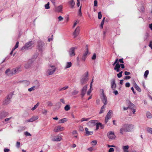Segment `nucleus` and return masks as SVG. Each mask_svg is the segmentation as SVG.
I'll return each instance as SVG.
<instances>
[{
  "instance_id": "nucleus-1",
  "label": "nucleus",
  "mask_w": 152,
  "mask_h": 152,
  "mask_svg": "<svg viewBox=\"0 0 152 152\" xmlns=\"http://www.w3.org/2000/svg\"><path fill=\"white\" fill-rule=\"evenodd\" d=\"M56 68L53 65H50L46 72V74L47 76L53 75L56 71Z\"/></svg>"
},
{
  "instance_id": "nucleus-2",
  "label": "nucleus",
  "mask_w": 152,
  "mask_h": 152,
  "mask_svg": "<svg viewBox=\"0 0 152 152\" xmlns=\"http://www.w3.org/2000/svg\"><path fill=\"white\" fill-rule=\"evenodd\" d=\"M88 72H86L85 73L84 75L82 76V78L80 80V84L81 85L85 84L88 81Z\"/></svg>"
},
{
  "instance_id": "nucleus-3",
  "label": "nucleus",
  "mask_w": 152,
  "mask_h": 152,
  "mask_svg": "<svg viewBox=\"0 0 152 152\" xmlns=\"http://www.w3.org/2000/svg\"><path fill=\"white\" fill-rule=\"evenodd\" d=\"M37 48L39 50L43 51L45 48V43L42 41H39Z\"/></svg>"
},
{
  "instance_id": "nucleus-4",
  "label": "nucleus",
  "mask_w": 152,
  "mask_h": 152,
  "mask_svg": "<svg viewBox=\"0 0 152 152\" xmlns=\"http://www.w3.org/2000/svg\"><path fill=\"white\" fill-rule=\"evenodd\" d=\"M32 45V42L30 41L26 43L25 46H23L21 49V50H27L31 48Z\"/></svg>"
},
{
  "instance_id": "nucleus-5",
  "label": "nucleus",
  "mask_w": 152,
  "mask_h": 152,
  "mask_svg": "<svg viewBox=\"0 0 152 152\" xmlns=\"http://www.w3.org/2000/svg\"><path fill=\"white\" fill-rule=\"evenodd\" d=\"M112 114L113 111L112 110H109L105 117V122L106 123H107L108 120L111 118V115Z\"/></svg>"
},
{
  "instance_id": "nucleus-6",
  "label": "nucleus",
  "mask_w": 152,
  "mask_h": 152,
  "mask_svg": "<svg viewBox=\"0 0 152 152\" xmlns=\"http://www.w3.org/2000/svg\"><path fill=\"white\" fill-rule=\"evenodd\" d=\"M37 83L36 85L35 86H32L30 88H29L28 89V90L29 92H31L32 91H34L35 90L39 88L40 84L39 82H37Z\"/></svg>"
},
{
  "instance_id": "nucleus-7",
  "label": "nucleus",
  "mask_w": 152,
  "mask_h": 152,
  "mask_svg": "<svg viewBox=\"0 0 152 152\" xmlns=\"http://www.w3.org/2000/svg\"><path fill=\"white\" fill-rule=\"evenodd\" d=\"M75 49L76 48L75 47H72L68 51L70 57H72L75 55Z\"/></svg>"
},
{
  "instance_id": "nucleus-8",
  "label": "nucleus",
  "mask_w": 152,
  "mask_h": 152,
  "mask_svg": "<svg viewBox=\"0 0 152 152\" xmlns=\"http://www.w3.org/2000/svg\"><path fill=\"white\" fill-rule=\"evenodd\" d=\"M126 125H123L120 130V133L122 134H123L124 132H127V130L126 129Z\"/></svg>"
},
{
  "instance_id": "nucleus-9",
  "label": "nucleus",
  "mask_w": 152,
  "mask_h": 152,
  "mask_svg": "<svg viewBox=\"0 0 152 152\" xmlns=\"http://www.w3.org/2000/svg\"><path fill=\"white\" fill-rule=\"evenodd\" d=\"M80 30V27H77L73 33L74 38H75L78 35L79 33Z\"/></svg>"
},
{
  "instance_id": "nucleus-10",
  "label": "nucleus",
  "mask_w": 152,
  "mask_h": 152,
  "mask_svg": "<svg viewBox=\"0 0 152 152\" xmlns=\"http://www.w3.org/2000/svg\"><path fill=\"white\" fill-rule=\"evenodd\" d=\"M101 99L104 105H106L107 103V98L105 95L100 96Z\"/></svg>"
},
{
  "instance_id": "nucleus-11",
  "label": "nucleus",
  "mask_w": 152,
  "mask_h": 152,
  "mask_svg": "<svg viewBox=\"0 0 152 152\" xmlns=\"http://www.w3.org/2000/svg\"><path fill=\"white\" fill-rule=\"evenodd\" d=\"M108 137L110 139H114L115 137L114 133L113 132H110L107 134Z\"/></svg>"
},
{
  "instance_id": "nucleus-12",
  "label": "nucleus",
  "mask_w": 152,
  "mask_h": 152,
  "mask_svg": "<svg viewBox=\"0 0 152 152\" xmlns=\"http://www.w3.org/2000/svg\"><path fill=\"white\" fill-rule=\"evenodd\" d=\"M9 113L7 112L6 111H3L0 113V118L2 119L5 118L8 115Z\"/></svg>"
},
{
  "instance_id": "nucleus-13",
  "label": "nucleus",
  "mask_w": 152,
  "mask_h": 152,
  "mask_svg": "<svg viewBox=\"0 0 152 152\" xmlns=\"http://www.w3.org/2000/svg\"><path fill=\"white\" fill-rule=\"evenodd\" d=\"M12 73H13V72L12 69L11 70L9 69H7L5 72V73L6 75L9 76H11L14 75V74Z\"/></svg>"
},
{
  "instance_id": "nucleus-14",
  "label": "nucleus",
  "mask_w": 152,
  "mask_h": 152,
  "mask_svg": "<svg viewBox=\"0 0 152 152\" xmlns=\"http://www.w3.org/2000/svg\"><path fill=\"white\" fill-rule=\"evenodd\" d=\"M62 139L60 135H57L55 136L52 139V140L53 141H59L61 140Z\"/></svg>"
},
{
  "instance_id": "nucleus-15",
  "label": "nucleus",
  "mask_w": 152,
  "mask_h": 152,
  "mask_svg": "<svg viewBox=\"0 0 152 152\" xmlns=\"http://www.w3.org/2000/svg\"><path fill=\"white\" fill-rule=\"evenodd\" d=\"M87 85H86L83 88L81 91V95L82 97H83L85 95L87 89Z\"/></svg>"
},
{
  "instance_id": "nucleus-16",
  "label": "nucleus",
  "mask_w": 152,
  "mask_h": 152,
  "mask_svg": "<svg viewBox=\"0 0 152 152\" xmlns=\"http://www.w3.org/2000/svg\"><path fill=\"white\" fill-rule=\"evenodd\" d=\"M38 118V117L37 116H33L32 118L30 119L27 120L26 121V122H33Z\"/></svg>"
},
{
  "instance_id": "nucleus-17",
  "label": "nucleus",
  "mask_w": 152,
  "mask_h": 152,
  "mask_svg": "<svg viewBox=\"0 0 152 152\" xmlns=\"http://www.w3.org/2000/svg\"><path fill=\"white\" fill-rule=\"evenodd\" d=\"M64 130V128L63 127H61V126H58L54 129V131L56 132H58L62 131Z\"/></svg>"
},
{
  "instance_id": "nucleus-18",
  "label": "nucleus",
  "mask_w": 152,
  "mask_h": 152,
  "mask_svg": "<svg viewBox=\"0 0 152 152\" xmlns=\"http://www.w3.org/2000/svg\"><path fill=\"white\" fill-rule=\"evenodd\" d=\"M63 7L62 5H60L57 7L55 6V11L58 12H61L62 11Z\"/></svg>"
},
{
  "instance_id": "nucleus-19",
  "label": "nucleus",
  "mask_w": 152,
  "mask_h": 152,
  "mask_svg": "<svg viewBox=\"0 0 152 152\" xmlns=\"http://www.w3.org/2000/svg\"><path fill=\"white\" fill-rule=\"evenodd\" d=\"M111 88L113 90H114L116 87V84L115 83V79H112L111 82Z\"/></svg>"
},
{
  "instance_id": "nucleus-20",
  "label": "nucleus",
  "mask_w": 152,
  "mask_h": 152,
  "mask_svg": "<svg viewBox=\"0 0 152 152\" xmlns=\"http://www.w3.org/2000/svg\"><path fill=\"white\" fill-rule=\"evenodd\" d=\"M12 70L13 72L12 73H13L14 75L19 73L21 71L20 69V67L13 69H12Z\"/></svg>"
},
{
  "instance_id": "nucleus-21",
  "label": "nucleus",
  "mask_w": 152,
  "mask_h": 152,
  "mask_svg": "<svg viewBox=\"0 0 152 152\" xmlns=\"http://www.w3.org/2000/svg\"><path fill=\"white\" fill-rule=\"evenodd\" d=\"M126 125V129L128 130L127 132L131 131L133 128L132 125L131 124H125Z\"/></svg>"
},
{
  "instance_id": "nucleus-22",
  "label": "nucleus",
  "mask_w": 152,
  "mask_h": 152,
  "mask_svg": "<svg viewBox=\"0 0 152 152\" xmlns=\"http://www.w3.org/2000/svg\"><path fill=\"white\" fill-rule=\"evenodd\" d=\"M85 130L86 131V134L87 135H92L93 134V131H89L88 130V129L87 128H85Z\"/></svg>"
},
{
  "instance_id": "nucleus-23",
  "label": "nucleus",
  "mask_w": 152,
  "mask_h": 152,
  "mask_svg": "<svg viewBox=\"0 0 152 152\" xmlns=\"http://www.w3.org/2000/svg\"><path fill=\"white\" fill-rule=\"evenodd\" d=\"M23 84L25 86H27L30 84V82L27 80H24L22 81Z\"/></svg>"
},
{
  "instance_id": "nucleus-24",
  "label": "nucleus",
  "mask_w": 152,
  "mask_h": 152,
  "mask_svg": "<svg viewBox=\"0 0 152 152\" xmlns=\"http://www.w3.org/2000/svg\"><path fill=\"white\" fill-rule=\"evenodd\" d=\"M72 65V63L70 62H67L66 63L65 68L66 69L70 68Z\"/></svg>"
},
{
  "instance_id": "nucleus-25",
  "label": "nucleus",
  "mask_w": 152,
  "mask_h": 152,
  "mask_svg": "<svg viewBox=\"0 0 152 152\" xmlns=\"http://www.w3.org/2000/svg\"><path fill=\"white\" fill-rule=\"evenodd\" d=\"M67 121V119L66 118H65L61 119L59 121V123H63L65 122H66Z\"/></svg>"
},
{
  "instance_id": "nucleus-26",
  "label": "nucleus",
  "mask_w": 152,
  "mask_h": 152,
  "mask_svg": "<svg viewBox=\"0 0 152 152\" xmlns=\"http://www.w3.org/2000/svg\"><path fill=\"white\" fill-rule=\"evenodd\" d=\"M69 3L70 5L72 8H74V6L75 5V2L74 0H71L69 2Z\"/></svg>"
},
{
  "instance_id": "nucleus-27",
  "label": "nucleus",
  "mask_w": 152,
  "mask_h": 152,
  "mask_svg": "<svg viewBox=\"0 0 152 152\" xmlns=\"http://www.w3.org/2000/svg\"><path fill=\"white\" fill-rule=\"evenodd\" d=\"M129 146L128 145L124 146L123 147V149L124 152H129L128 148Z\"/></svg>"
},
{
  "instance_id": "nucleus-28",
  "label": "nucleus",
  "mask_w": 152,
  "mask_h": 152,
  "mask_svg": "<svg viewBox=\"0 0 152 152\" xmlns=\"http://www.w3.org/2000/svg\"><path fill=\"white\" fill-rule=\"evenodd\" d=\"M97 121L96 120H91L88 122L90 124H92L93 125H95L97 123Z\"/></svg>"
},
{
  "instance_id": "nucleus-29",
  "label": "nucleus",
  "mask_w": 152,
  "mask_h": 152,
  "mask_svg": "<svg viewBox=\"0 0 152 152\" xmlns=\"http://www.w3.org/2000/svg\"><path fill=\"white\" fill-rule=\"evenodd\" d=\"M105 105H104L101 107L100 110L99 112V114L103 113L104 112L105 108Z\"/></svg>"
},
{
  "instance_id": "nucleus-30",
  "label": "nucleus",
  "mask_w": 152,
  "mask_h": 152,
  "mask_svg": "<svg viewBox=\"0 0 152 152\" xmlns=\"http://www.w3.org/2000/svg\"><path fill=\"white\" fill-rule=\"evenodd\" d=\"M146 115L148 118H152V115L149 112H147Z\"/></svg>"
},
{
  "instance_id": "nucleus-31",
  "label": "nucleus",
  "mask_w": 152,
  "mask_h": 152,
  "mask_svg": "<svg viewBox=\"0 0 152 152\" xmlns=\"http://www.w3.org/2000/svg\"><path fill=\"white\" fill-rule=\"evenodd\" d=\"M88 46L87 45H86V50L85 52L83 53V55L84 56H86V57L87 55L88 54Z\"/></svg>"
},
{
  "instance_id": "nucleus-32",
  "label": "nucleus",
  "mask_w": 152,
  "mask_h": 152,
  "mask_svg": "<svg viewBox=\"0 0 152 152\" xmlns=\"http://www.w3.org/2000/svg\"><path fill=\"white\" fill-rule=\"evenodd\" d=\"M128 107L129 109H132L134 107V105L132 103L129 102L128 104Z\"/></svg>"
},
{
  "instance_id": "nucleus-33",
  "label": "nucleus",
  "mask_w": 152,
  "mask_h": 152,
  "mask_svg": "<svg viewBox=\"0 0 152 152\" xmlns=\"http://www.w3.org/2000/svg\"><path fill=\"white\" fill-rule=\"evenodd\" d=\"M96 125V130H97L99 127H102V124L100 123H97Z\"/></svg>"
},
{
  "instance_id": "nucleus-34",
  "label": "nucleus",
  "mask_w": 152,
  "mask_h": 152,
  "mask_svg": "<svg viewBox=\"0 0 152 152\" xmlns=\"http://www.w3.org/2000/svg\"><path fill=\"white\" fill-rule=\"evenodd\" d=\"M68 88V86H66L62 88H59L58 90H59V91H61L65 90L67 89Z\"/></svg>"
},
{
  "instance_id": "nucleus-35",
  "label": "nucleus",
  "mask_w": 152,
  "mask_h": 152,
  "mask_svg": "<svg viewBox=\"0 0 152 152\" xmlns=\"http://www.w3.org/2000/svg\"><path fill=\"white\" fill-rule=\"evenodd\" d=\"M46 104L49 107H51L53 106V104L52 102L50 101H48L47 102Z\"/></svg>"
},
{
  "instance_id": "nucleus-36",
  "label": "nucleus",
  "mask_w": 152,
  "mask_h": 152,
  "mask_svg": "<svg viewBox=\"0 0 152 152\" xmlns=\"http://www.w3.org/2000/svg\"><path fill=\"white\" fill-rule=\"evenodd\" d=\"M100 96L105 95V94L104 93V91L103 89H101L100 90Z\"/></svg>"
},
{
  "instance_id": "nucleus-37",
  "label": "nucleus",
  "mask_w": 152,
  "mask_h": 152,
  "mask_svg": "<svg viewBox=\"0 0 152 152\" xmlns=\"http://www.w3.org/2000/svg\"><path fill=\"white\" fill-rule=\"evenodd\" d=\"M120 65L119 64V62H118V63H117L115 66V67L114 68V69H120Z\"/></svg>"
},
{
  "instance_id": "nucleus-38",
  "label": "nucleus",
  "mask_w": 152,
  "mask_h": 152,
  "mask_svg": "<svg viewBox=\"0 0 152 152\" xmlns=\"http://www.w3.org/2000/svg\"><path fill=\"white\" fill-rule=\"evenodd\" d=\"M64 110L66 111H68L70 109V107L69 105H66L64 107Z\"/></svg>"
},
{
  "instance_id": "nucleus-39",
  "label": "nucleus",
  "mask_w": 152,
  "mask_h": 152,
  "mask_svg": "<svg viewBox=\"0 0 152 152\" xmlns=\"http://www.w3.org/2000/svg\"><path fill=\"white\" fill-rule=\"evenodd\" d=\"M148 73H149L148 70H147L145 71V72L144 73V77L145 78H146V77H147V75L148 74Z\"/></svg>"
},
{
  "instance_id": "nucleus-40",
  "label": "nucleus",
  "mask_w": 152,
  "mask_h": 152,
  "mask_svg": "<svg viewBox=\"0 0 152 152\" xmlns=\"http://www.w3.org/2000/svg\"><path fill=\"white\" fill-rule=\"evenodd\" d=\"M10 98H7V99L5 100V101H4V103L5 104H7L9 103L10 101Z\"/></svg>"
},
{
  "instance_id": "nucleus-41",
  "label": "nucleus",
  "mask_w": 152,
  "mask_h": 152,
  "mask_svg": "<svg viewBox=\"0 0 152 152\" xmlns=\"http://www.w3.org/2000/svg\"><path fill=\"white\" fill-rule=\"evenodd\" d=\"M39 103H37V104L34 105V106L31 109V110H35L36 108H37L39 106Z\"/></svg>"
},
{
  "instance_id": "nucleus-42",
  "label": "nucleus",
  "mask_w": 152,
  "mask_h": 152,
  "mask_svg": "<svg viewBox=\"0 0 152 152\" xmlns=\"http://www.w3.org/2000/svg\"><path fill=\"white\" fill-rule=\"evenodd\" d=\"M50 3L49 2H48V3L45 4V7L46 9H48L50 8V7L49 6Z\"/></svg>"
},
{
  "instance_id": "nucleus-43",
  "label": "nucleus",
  "mask_w": 152,
  "mask_h": 152,
  "mask_svg": "<svg viewBox=\"0 0 152 152\" xmlns=\"http://www.w3.org/2000/svg\"><path fill=\"white\" fill-rule=\"evenodd\" d=\"M78 93V91L76 90H74L72 92V94L73 95H75L77 94Z\"/></svg>"
},
{
  "instance_id": "nucleus-44",
  "label": "nucleus",
  "mask_w": 152,
  "mask_h": 152,
  "mask_svg": "<svg viewBox=\"0 0 152 152\" xmlns=\"http://www.w3.org/2000/svg\"><path fill=\"white\" fill-rule=\"evenodd\" d=\"M42 113L43 114L46 115L47 113V110L45 109H43L42 110Z\"/></svg>"
},
{
  "instance_id": "nucleus-45",
  "label": "nucleus",
  "mask_w": 152,
  "mask_h": 152,
  "mask_svg": "<svg viewBox=\"0 0 152 152\" xmlns=\"http://www.w3.org/2000/svg\"><path fill=\"white\" fill-rule=\"evenodd\" d=\"M82 6H81L79 8V11L78 12V15H79L80 16H81L82 15V13L81 12V8Z\"/></svg>"
},
{
  "instance_id": "nucleus-46",
  "label": "nucleus",
  "mask_w": 152,
  "mask_h": 152,
  "mask_svg": "<svg viewBox=\"0 0 152 152\" xmlns=\"http://www.w3.org/2000/svg\"><path fill=\"white\" fill-rule=\"evenodd\" d=\"M102 17V15L101 12H99L98 13V18L100 19Z\"/></svg>"
},
{
  "instance_id": "nucleus-47",
  "label": "nucleus",
  "mask_w": 152,
  "mask_h": 152,
  "mask_svg": "<svg viewBox=\"0 0 152 152\" xmlns=\"http://www.w3.org/2000/svg\"><path fill=\"white\" fill-rule=\"evenodd\" d=\"M90 119V118H83L81 120V121L82 122L83 121H88Z\"/></svg>"
},
{
  "instance_id": "nucleus-48",
  "label": "nucleus",
  "mask_w": 152,
  "mask_h": 152,
  "mask_svg": "<svg viewBox=\"0 0 152 152\" xmlns=\"http://www.w3.org/2000/svg\"><path fill=\"white\" fill-rule=\"evenodd\" d=\"M91 143L92 145H95L97 143V141L96 140H94L92 141Z\"/></svg>"
},
{
  "instance_id": "nucleus-49",
  "label": "nucleus",
  "mask_w": 152,
  "mask_h": 152,
  "mask_svg": "<svg viewBox=\"0 0 152 152\" xmlns=\"http://www.w3.org/2000/svg\"><path fill=\"white\" fill-rule=\"evenodd\" d=\"M123 73L122 71H121L117 75V76L118 78H120L122 76V73Z\"/></svg>"
},
{
  "instance_id": "nucleus-50",
  "label": "nucleus",
  "mask_w": 152,
  "mask_h": 152,
  "mask_svg": "<svg viewBox=\"0 0 152 152\" xmlns=\"http://www.w3.org/2000/svg\"><path fill=\"white\" fill-rule=\"evenodd\" d=\"M58 21H61L63 20L64 19V18L62 17L61 16H60L58 17Z\"/></svg>"
},
{
  "instance_id": "nucleus-51",
  "label": "nucleus",
  "mask_w": 152,
  "mask_h": 152,
  "mask_svg": "<svg viewBox=\"0 0 152 152\" xmlns=\"http://www.w3.org/2000/svg\"><path fill=\"white\" fill-rule=\"evenodd\" d=\"M135 88L139 92L141 91V89H140V88L137 85L135 86Z\"/></svg>"
},
{
  "instance_id": "nucleus-52",
  "label": "nucleus",
  "mask_w": 152,
  "mask_h": 152,
  "mask_svg": "<svg viewBox=\"0 0 152 152\" xmlns=\"http://www.w3.org/2000/svg\"><path fill=\"white\" fill-rule=\"evenodd\" d=\"M20 142H19L18 141L16 142V146L17 148H19L20 147Z\"/></svg>"
},
{
  "instance_id": "nucleus-53",
  "label": "nucleus",
  "mask_w": 152,
  "mask_h": 152,
  "mask_svg": "<svg viewBox=\"0 0 152 152\" xmlns=\"http://www.w3.org/2000/svg\"><path fill=\"white\" fill-rule=\"evenodd\" d=\"M96 54L94 53L93 54V56L92 57L91 59L92 60H95L96 59Z\"/></svg>"
},
{
  "instance_id": "nucleus-54",
  "label": "nucleus",
  "mask_w": 152,
  "mask_h": 152,
  "mask_svg": "<svg viewBox=\"0 0 152 152\" xmlns=\"http://www.w3.org/2000/svg\"><path fill=\"white\" fill-rule=\"evenodd\" d=\"M147 131L149 133L152 134V128H148L147 129Z\"/></svg>"
},
{
  "instance_id": "nucleus-55",
  "label": "nucleus",
  "mask_w": 152,
  "mask_h": 152,
  "mask_svg": "<svg viewBox=\"0 0 152 152\" xmlns=\"http://www.w3.org/2000/svg\"><path fill=\"white\" fill-rule=\"evenodd\" d=\"M24 134H25L26 136H31V134L29 133L28 132H25Z\"/></svg>"
},
{
  "instance_id": "nucleus-56",
  "label": "nucleus",
  "mask_w": 152,
  "mask_h": 152,
  "mask_svg": "<svg viewBox=\"0 0 152 152\" xmlns=\"http://www.w3.org/2000/svg\"><path fill=\"white\" fill-rule=\"evenodd\" d=\"M72 133L73 135H75V134H77V132L76 130H74L72 131Z\"/></svg>"
},
{
  "instance_id": "nucleus-57",
  "label": "nucleus",
  "mask_w": 152,
  "mask_h": 152,
  "mask_svg": "<svg viewBox=\"0 0 152 152\" xmlns=\"http://www.w3.org/2000/svg\"><path fill=\"white\" fill-rule=\"evenodd\" d=\"M12 118V117H11L9 118H7L5 119L4 120V121L5 122L8 121Z\"/></svg>"
},
{
  "instance_id": "nucleus-58",
  "label": "nucleus",
  "mask_w": 152,
  "mask_h": 152,
  "mask_svg": "<svg viewBox=\"0 0 152 152\" xmlns=\"http://www.w3.org/2000/svg\"><path fill=\"white\" fill-rule=\"evenodd\" d=\"M118 59L117 58L115 59V62L113 64V66H114L115 64L116 65L117 63H118Z\"/></svg>"
},
{
  "instance_id": "nucleus-59",
  "label": "nucleus",
  "mask_w": 152,
  "mask_h": 152,
  "mask_svg": "<svg viewBox=\"0 0 152 152\" xmlns=\"http://www.w3.org/2000/svg\"><path fill=\"white\" fill-rule=\"evenodd\" d=\"M114 148H111L109 149L108 152H114Z\"/></svg>"
},
{
  "instance_id": "nucleus-60",
  "label": "nucleus",
  "mask_w": 152,
  "mask_h": 152,
  "mask_svg": "<svg viewBox=\"0 0 152 152\" xmlns=\"http://www.w3.org/2000/svg\"><path fill=\"white\" fill-rule=\"evenodd\" d=\"M53 35H52L51 36V37L50 38H49L48 39V41L49 42H50L51 41H52L53 40Z\"/></svg>"
},
{
  "instance_id": "nucleus-61",
  "label": "nucleus",
  "mask_w": 152,
  "mask_h": 152,
  "mask_svg": "<svg viewBox=\"0 0 152 152\" xmlns=\"http://www.w3.org/2000/svg\"><path fill=\"white\" fill-rule=\"evenodd\" d=\"M60 101L61 102H62L63 104H65V101H64V99L61 98V99H60Z\"/></svg>"
},
{
  "instance_id": "nucleus-62",
  "label": "nucleus",
  "mask_w": 152,
  "mask_h": 152,
  "mask_svg": "<svg viewBox=\"0 0 152 152\" xmlns=\"http://www.w3.org/2000/svg\"><path fill=\"white\" fill-rule=\"evenodd\" d=\"M30 65L28 64H26L25 66V67L26 68H28L30 66Z\"/></svg>"
},
{
  "instance_id": "nucleus-63",
  "label": "nucleus",
  "mask_w": 152,
  "mask_h": 152,
  "mask_svg": "<svg viewBox=\"0 0 152 152\" xmlns=\"http://www.w3.org/2000/svg\"><path fill=\"white\" fill-rule=\"evenodd\" d=\"M18 45H19V42H17L16 43V44L14 47L16 49L18 47Z\"/></svg>"
},
{
  "instance_id": "nucleus-64",
  "label": "nucleus",
  "mask_w": 152,
  "mask_h": 152,
  "mask_svg": "<svg viewBox=\"0 0 152 152\" xmlns=\"http://www.w3.org/2000/svg\"><path fill=\"white\" fill-rule=\"evenodd\" d=\"M149 47H150L151 49H152V41H151L150 42V44L149 45Z\"/></svg>"
}]
</instances>
